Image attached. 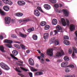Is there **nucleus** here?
<instances>
[{
  "label": "nucleus",
  "instance_id": "obj_1",
  "mask_svg": "<svg viewBox=\"0 0 77 77\" xmlns=\"http://www.w3.org/2000/svg\"><path fill=\"white\" fill-rule=\"evenodd\" d=\"M0 65L1 67L3 68V69L6 70V71H8L10 69L9 67L7 65L3 63H0Z\"/></svg>",
  "mask_w": 77,
  "mask_h": 77
},
{
  "label": "nucleus",
  "instance_id": "obj_2",
  "mask_svg": "<svg viewBox=\"0 0 77 77\" xmlns=\"http://www.w3.org/2000/svg\"><path fill=\"white\" fill-rule=\"evenodd\" d=\"M50 42L52 44V43H53L54 42H55V46H57V45H58L59 43V40L58 39H56L55 40V38H52L50 40Z\"/></svg>",
  "mask_w": 77,
  "mask_h": 77
},
{
  "label": "nucleus",
  "instance_id": "obj_3",
  "mask_svg": "<svg viewBox=\"0 0 77 77\" xmlns=\"http://www.w3.org/2000/svg\"><path fill=\"white\" fill-rule=\"evenodd\" d=\"M53 51L52 49H49L47 50V53L48 56L52 57L53 56Z\"/></svg>",
  "mask_w": 77,
  "mask_h": 77
},
{
  "label": "nucleus",
  "instance_id": "obj_4",
  "mask_svg": "<svg viewBox=\"0 0 77 77\" xmlns=\"http://www.w3.org/2000/svg\"><path fill=\"white\" fill-rule=\"evenodd\" d=\"M11 21V18L6 17L5 18V23L6 24H9Z\"/></svg>",
  "mask_w": 77,
  "mask_h": 77
},
{
  "label": "nucleus",
  "instance_id": "obj_5",
  "mask_svg": "<svg viewBox=\"0 0 77 77\" xmlns=\"http://www.w3.org/2000/svg\"><path fill=\"white\" fill-rule=\"evenodd\" d=\"M73 53L72 55V57L74 58V57H75V53L77 54V48H75V47H73Z\"/></svg>",
  "mask_w": 77,
  "mask_h": 77
},
{
  "label": "nucleus",
  "instance_id": "obj_6",
  "mask_svg": "<svg viewBox=\"0 0 77 77\" xmlns=\"http://www.w3.org/2000/svg\"><path fill=\"white\" fill-rule=\"evenodd\" d=\"M4 3L5 4H7L9 5H12L13 3L12 2L9 0H2Z\"/></svg>",
  "mask_w": 77,
  "mask_h": 77
},
{
  "label": "nucleus",
  "instance_id": "obj_7",
  "mask_svg": "<svg viewBox=\"0 0 77 77\" xmlns=\"http://www.w3.org/2000/svg\"><path fill=\"white\" fill-rule=\"evenodd\" d=\"M17 4L19 6H22L26 5V2L23 1H19L17 2Z\"/></svg>",
  "mask_w": 77,
  "mask_h": 77
},
{
  "label": "nucleus",
  "instance_id": "obj_8",
  "mask_svg": "<svg viewBox=\"0 0 77 77\" xmlns=\"http://www.w3.org/2000/svg\"><path fill=\"white\" fill-rule=\"evenodd\" d=\"M63 54H64L63 51H61L60 52H58L55 56L56 57H59V56L61 57V56L63 55Z\"/></svg>",
  "mask_w": 77,
  "mask_h": 77
},
{
  "label": "nucleus",
  "instance_id": "obj_9",
  "mask_svg": "<svg viewBox=\"0 0 77 77\" xmlns=\"http://www.w3.org/2000/svg\"><path fill=\"white\" fill-rule=\"evenodd\" d=\"M34 13L35 15L36 16V17H39L40 15V13H39V12L38 10L36 9L34 10Z\"/></svg>",
  "mask_w": 77,
  "mask_h": 77
},
{
  "label": "nucleus",
  "instance_id": "obj_10",
  "mask_svg": "<svg viewBox=\"0 0 77 77\" xmlns=\"http://www.w3.org/2000/svg\"><path fill=\"white\" fill-rule=\"evenodd\" d=\"M29 64L31 66H34V61L31 58H30L29 60Z\"/></svg>",
  "mask_w": 77,
  "mask_h": 77
},
{
  "label": "nucleus",
  "instance_id": "obj_11",
  "mask_svg": "<svg viewBox=\"0 0 77 77\" xmlns=\"http://www.w3.org/2000/svg\"><path fill=\"white\" fill-rule=\"evenodd\" d=\"M44 8H45V9H46V10H49L51 9L50 5L47 4H45L44 5Z\"/></svg>",
  "mask_w": 77,
  "mask_h": 77
},
{
  "label": "nucleus",
  "instance_id": "obj_12",
  "mask_svg": "<svg viewBox=\"0 0 77 77\" xmlns=\"http://www.w3.org/2000/svg\"><path fill=\"white\" fill-rule=\"evenodd\" d=\"M56 29L59 32H62V28L59 25L57 26Z\"/></svg>",
  "mask_w": 77,
  "mask_h": 77
},
{
  "label": "nucleus",
  "instance_id": "obj_13",
  "mask_svg": "<svg viewBox=\"0 0 77 77\" xmlns=\"http://www.w3.org/2000/svg\"><path fill=\"white\" fill-rule=\"evenodd\" d=\"M49 37V33H45L43 35V38L45 39H47Z\"/></svg>",
  "mask_w": 77,
  "mask_h": 77
},
{
  "label": "nucleus",
  "instance_id": "obj_14",
  "mask_svg": "<svg viewBox=\"0 0 77 77\" xmlns=\"http://www.w3.org/2000/svg\"><path fill=\"white\" fill-rule=\"evenodd\" d=\"M70 31L72 32V31H74L75 30V26L73 24H71L70 26Z\"/></svg>",
  "mask_w": 77,
  "mask_h": 77
},
{
  "label": "nucleus",
  "instance_id": "obj_15",
  "mask_svg": "<svg viewBox=\"0 0 77 77\" xmlns=\"http://www.w3.org/2000/svg\"><path fill=\"white\" fill-rule=\"evenodd\" d=\"M61 21L62 23V24L63 26H65L66 25V23L65 19L63 18L61 19Z\"/></svg>",
  "mask_w": 77,
  "mask_h": 77
},
{
  "label": "nucleus",
  "instance_id": "obj_16",
  "mask_svg": "<svg viewBox=\"0 0 77 77\" xmlns=\"http://www.w3.org/2000/svg\"><path fill=\"white\" fill-rule=\"evenodd\" d=\"M12 53L13 56H16L18 54V52L16 50H14L12 52Z\"/></svg>",
  "mask_w": 77,
  "mask_h": 77
},
{
  "label": "nucleus",
  "instance_id": "obj_17",
  "mask_svg": "<svg viewBox=\"0 0 77 77\" xmlns=\"http://www.w3.org/2000/svg\"><path fill=\"white\" fill-rule=\"evenodd\" d=\"M67 65H68V63L66 62H63L61 63V67L63 68V67H65L66 66H67Z\"/></svg>",
  "mask_w": 77,
  "mask_h": 77
},
{
  "label": "nucleus",
  "instance_id": "obj_18",
  "mask_svg": "<svg viewBox=\"0 0 77 77\" xmlns=\"http://www.w3.org/2000/svg\"><path fill=\"white\" fill-rule=\"evenodd\" d=\"M63 11L65 17H68V12L67 10L63 9Z\"/></svg>",
  "mask_w": 77,
  "mask_h": 77
},
{
  "label": "nucleus",
  "instance_id": "obj_19",
  "mask_svg": "<svg viewBox=\"0 0 77 77\" xmlns=\"http://www.w3.org/2000/svg\"><path fill=\"white\" fill-rule=\"evenodd\" d=\"M15 15L17 17H22L23 15V14L20 12L17 13H15Z\"/></svg>",
  "mask_w": 77,
  "mask_h": 77
},
{
  "label": "nucleus",
  "instance_id": "obj_20",
  "mask_svg": "<svg viewBox=\"0 0 77 77\" xmlns=\"http://www.w3.org/2000/svg\"><path fill=\"white\" fill-rule=\"evenodd\" d=\"M52 24L53 25H56L57 24V20L56 19H53L52 21Z\"/></svg>",
  "mask_w": 77,
  "mask_h": 77
},
{
  "label": "nucleus",
  "instance_id": "obj_21",
  "mask_svg": "<svg viewBox=\"0 0 77 77\" xmlns=\"http://www.w3.org/2000/svg\"><path fill=\"white\" fill-rule=\"evenodd\" d=\"M42 74H43V72H38L35 73V75H41Z\"/></svg>",
  "mask_w": 77,
  "mask_h": 77
},
{
  "label": "nucleus",
  "instance_id": "obj_22",
  "mask_svg": "<svg viewBox=\"0 0 77 77\" xmlns=\"http://www.w3.org/2000/svg\"><path fill=\"white\" fill-rule=\"evenodd\" d=\"M13 42L11 40H8L7 39H5L4 41V43H8L9 44H12V43Z\"/></svg>",
  "mask_w": 77,
  "mask_h": 77
},
{
  "label": "nucleus",
  "instance_id": "obj_23",
  "mask_svg": "<svg viewBox=\"0 0 77 77\" xmlns=\"http://www.w3.org/2000/svg\"><path fill=\"white\" fill-rule=\"evenodd\" d=\"M64 43L65 44V45H69V41H68L67 40H65L64 41Z\"/></svg>",
  "mask_w": 77,
  "mask_h": 77
},
{
  "label": "nucleus",
  "instance_id": "obj_24",
  "mask_svg": "<svg viewBox=\"0 0 77 77\" xmlns=\"http://www.w3.org/2000/svg\"><path fill=\"white\" fill-rule=\"evenodd\" d=\"M0 50H1L2 53L6 52V51L4 50V48L3 46H0Z\"/></svg>",
  "mask_w": 77,
  "mask_h": 77
},
{
  "label": "nucleus",
  "instance_id": "obj_25",
  "mask_svg": "<svg viewBox=\"0 0 77 77\" xmlns=\"http://www.w3.org/2000/svg\"><path fill=\"white\" fill-rule=\"evenodd\" d=\"M4 10L5 11H8L9 10V8L8 6H5L3 7Z\"/></svg>",
  "mask_w": 77,
  "mask_h": 77
},
{
  "label": "nucleus",
  "instance_id": "obj_26",
  "mask_svg": "<svg viewBox=\"0 0 77 77\" xmlns=\"http://www.w3.org/2000/svg\"><path fill=\"white\" fill-rule=\"evenodd\" d=\"M32 38L34 40H37L38 36L36 34H34L32 35Z\"/></svg>",
  "mask_w": 77,
  "mask_h": 77
},
{
  "label": "nucleus",
  "instance_id": "obj_27",
  "mask_svg": "<svg viewBox=\"0 0 77 77\" xmlns=\"http://www.w3.org/2000/svg\"><path fill=\"white\" fill-rule=\"evenodd\" d=\"M30 69L31 71L33 72H36L38 71L37 69H36L34 68L33 67H31L30 68Z\"/></svg>",
  "mask_w": 77,
  "mask_h": 77
},
{
  "label": "nucleus",
  "instance_id": "obj_28",
  "mask_svg": "<svg viewBox=\"0 0 77 77\" xmlns=\"http://www.w3.org/2000/svg\"><path fill=\"white\" fill-rule=\"evenodd\" d=\"M46 24V22H42L40 23V25L42 26H45Z\"/></svg>",
  "mask_w": 77,
  "mask_h": 77
},
{
  "label": "nucleus",
  "instance_id": "obj_29",
  "mask_svg": "<svg viewBox=\"0 0 77 77\" xmlns=\"http://www.w3.org/2000/svg\"><path fill=\"white\" fill-rule=\"evenodd\" d=\"M64 59L65 61H69V57L66 56L64 57Z\"/></svg>",
  "mask_w": 77,
  "mask_h": 77
},
{
  "label": "nucleus",
  "instance_id": "obj_30",
  "mask_svg": "<svg viewBox=\"0 0 77 77\" xmlns=\"http://www.w3.org/2000/svg\"><path fill=\"white\" fill-rule=\"evenodd\" d=\"M0 13L2 15H6V13H5L4 11H2L0 8Z\"/></svg>",
  "mask_w": 77,
  "mask_h": 77
},
{
  "label": "nucleus",
  "instance_id": "obj_31",
  "mask_svg": "<svg viewBox=\"0 0 77 77\" xmlns=\"http://www.w3.org/2000/svg\"><path fill=\"white\" fill-rule=\"evenodd\" d=\"M5 45L6 47L9 48H12V45L11 44H5Z\"/></svg>",
  "mask_w": 77,
  "mask_h": 77
},
{
  "label": "nucleus",
  "instance_id": "obj_32",
  "mask_svg": "<svg viewBox=\"0 0 77 77\" xmlns=\"http://www.w3.org/2000/svg\"><path fill=\"white\" fill-rule=\"evenodd\" d=\"M34 30V28L32 27L31 28L28 29L27 31L28 32H32Z\"/></svg>",
  "mask_w": 77,
  "mask_h": 77
},
{
  "label": "nucleus",
  "instance_id": "obj_33",
  "mask_svg": "<svg viewBox=\"0 0 77 77\" xmlns=\"http://www.w3.org/2000/svg\"><path fill=\"white\" fill-rule=\"evenodd\" d=\"M10 56H11V57H12V58L14 59H15L16 60H18V59L16 57H15V56L13 55L12 54H11Z\"/></svg>",
  "mask_w": 77,
  "mask_h": 77
},
{
  "label": "nucleus",
  "instance_id": "obj_34",
  "mask_svg": "<svg viewBox=\"0 0 77 77\" xmlns=\"http://www.w3.org/2000/svg\"><path fill=\"white\" fill-rule=\"evenodd\" d=\"M20 47L22 48L23 49V50H25L26 49V46H24V45H23V44H20Z\"/></svg>",
  "mask_w": 77,
  "mask_h": 77
},
{
  "label": "nucleus",
  "instance_id": "obj_35",
  "mask_svg": "<svg viewBox=\"0 0 77 77\" xmlns=\"http://www.w3.org/2000/svg\"><path fill=\"white\" fill-rule=\"evenodd\" d=\"M20 35L22 37V38H26V36H27V35L26 34H23L22 33L20 34Z\"/></svg>",
  "mask_w": 77,
  "mask_h": 77
},
{
  "label": "nucleus",
  "instance_id": "obj_36",
  "mask_svg": "<svg viewBox=\"0 0 77 77\" xmlns=\"http://www.w3.org/2000/svg\"><path fill=\"white\" fill-rule=\"evenodd\" d=\"M14 47H15L17 48H18V49H20V45H18L15 44Z\"/></svg>",
  "mask_w": 77,
  "mask_h": 77
},
{
  "label": "nucleus",
  "instance_id": "obj_37",
  "mask_svg": "<svg viewBox=\"0 0 77 77\" xmlns=\"http://www.w3.org/2000/svg\"><path fill=\"white\" fill-rule=\"evenodd\" d=\"M49 28H50V26H49V25H46L45 27V30H48Z\"/></svg>",
  "mask_w": 77,
  "mask_h": 77
},
{
  "label": "nucleus",
  "instance_id": "obj_38",
  "mask_svg": "<svg viewBox=\"0 0 77 77\" xmlns=\"http://www.w3.org/2000/svg\"><path fill=\"white\" fill-rule=\"evenodd\" d=\"M65 77H75V75H66L65 76Z\"/></svg>",
  "mask_w": 77,
  "mask_h": 77
},
{
  "label": "nucleus",
  "instance_id": "obj_39",
  "mask_svg": "<svg viewBox=\"0 0 77 77\" xmlns=\"http://www.w3.org/2000/svg\"><path fill=\"white\" fill-rule=\"evenodd\" d=\"M20 68L22 69V70H23V71H26V72L28 71V69H27L23 67H21Z\"/></svg>",
  "mask_w": 77,
  "mask_h": 77
},
{
  "label": "nucleus",
  "instance_id": "obj_40",
  "mask_svg": "<svg viewBox=\"0 0 77 77\" xmlns=\"http://www.w3.org/2000/svg\"><path fill=\"white\" fill-rule=\"evenodd\" d=\"M15 70L17 71V72H21V71L20 70L19 68H17V67H16L15 69Z\"/></svg>",
  "mask_w": 77,
  "mask_h": 77
},
{
  "label": "nucleus",
  "instance_id": "obj_41",
  "mask_svg": "<svg viewBox=\"0 0 77 77\" xmlns=\"http://www.w3.org/2000/svg\"><path fill=\"white\" fill-rule=\"evenodd\" d=\"M30 21V19H26L22 20H21V21L23 22V21Z\"/></svg>",
  "mask_w": 77,
  "mask_h": 77
},
{
  "label": "nucleus",
  "instance_id": "obj_42",
  "mask_svg": "<svg viewBox=\"0 0 77 77\" xmlns=\"http://www.w3.org/2000/svg\"><path fill=\"white\" fill-rule=\"evenodd\" d=\"M64 39H69V37L68 35H64Z\"/></svg>",
  "mask_w": 77,
  "mask_h": 77
},
{
  "label": "nucleus",
  "instance_id": "obj_43",
  "mask_svg": "<svg viewBox=\"0 0 77 77\" xmlns=\"http://www.w3.org/2000/svg\"><path fill=\"white\" fill-rule=\"evenodd\" d=\"M55 11L56 12H58V13H61V11L60 10L56 9L55 10Z\"/></svg>",
  "mask_w": 77,
  "mask_h": 77
},
{
  "label": "nucleus",
  "instance_id": "obj_44",
  "mask_svg": "<svg viewBox=\"0 0 77 77\" xmlns=\"http://www.w3.org/2000/svg\"><path fill=\"white\" fill-rule=\"evenodd\" d=\"M54 6V8H59V5L58 4H55Z\"/></svg>",
  "mask_w": 77,
  "mask_h": 77
},
{
  "label": "nucleus",
  "instance_id": "obj_45",
  "mask_svg": "<svg viewBox=\"0 0 77 77\" xmlns=\"http://www.w3.org/2000/svg\"><path fill=\"white\" fill-rule=\"evenodd\" d=\"M11 36L12 38H17V36L14 34H12L11 35Z\"/></svg>",
  "mask_w": 77,
  "mask_h": 77
},
{
  "label": "nucleus",
  "instance_id": "obj_46",
  "mask_svg": "<svg viewBox=\"0 0 77 77\" xmlns=\"http://www.w3.org/2000/svg\"><path fill=\"white\" fill-rule=\"evenodd\" d=\"M28 74H29L30 77H33V74H32V73L31 72H29L28 73Z\"/></svg>",
  "mask_w": 77,
  "mask_h": 77
},
{
  "label": "nucleus",
  "instance_id": "obj_47",
  "mask_svg": "<svg viewBox=\"0 0 77 77\" xmlns=\"http://www.w3.org/2000/svg\"><path fill=\"white\" fill-rule=\"evenodd\" d=\"M75 34L76 37L75 38V41H77V31L75 32Z\"/></svg>",
  "mask_w": 77,
  "mask_h": 77
},
{
  "label": "nucleus",
  "instance_id": "obj_48",
  "mask_svg": "<svg viewBox=\"0 0 77 77\" xmlns=\"http://www.w3.org/2000/svg\"><path fill=\"white\" fill-rule=\"evenodd\" d=\"M40 62L41 63H44V60L43 58L41 59V60L40 61Z\"/></svg>",
  "mask_w": 77,
  "mask_h": 77
},
{
  "label": "nucleus",
  "instance_id": "obj_49",
  "mask_svg": "<svg viewBox=\"0 0 77 77\" xmlns=\"http://www.w3.org/2000/svg\"><path fill=\"white\" fill-rule=\"evenodd\" d=\"M57 62L58 63H60V62H62V60L60 59H59L57 60Z\"/></svg>",
  "mask_w": 77,
  "mask_h": 77
},
{
  "label": "nucleus",
  "instance_id": "obj_50",
  "mask_svg": "<svg viewBox=\"0 0 77 77\" xmlns=\"http://www.w3.org/2000/svg\"><path fill=\"white\" fill-rule=\"evenodd\" d=\"M65 71L66 72H68L69 71V69L68 68H66V69Z\"/></svg>",
  "mask_w": 77,
  "mask_h": 77
},
{
  "label": "nucleus",
  "instance_id": "obj_51",
  "mask_svg": "<svg viewBox=\"0 0 77 77\" xmlns=\"http://www.w3.org/2000/svg\"><path fill=\"white\" fill-rule=\"evenodd\" d=\"M69 67H70L71 68H73L74 67V66L73 65H71L68 66Z\"/></svg>",
  "mask_w": 77,
  "mask_h": 77
},
{
  "label": "nucleus",
  "instance_id": "obj_52",
  "mask_svg": "<svg viewBox=\"0 0 77 77\" xmlns=\"http://www.w3.org/2000/svg\"><path fill=\"white\" fill-rule=\"evenodd\" d=\"M66 20L68 25H69V21L68 20L66 19Z\"/></svg>",
  "mask_w": 77,
  "mask_h": 77
},
{
  "label": "nucleus",
  "instance_id": "obj_53",
  "mask_svg": "<svg viewBox=\"0 0 77 77\" xmlns=\"http://www.w3.org/2000/svg\"><path fill=\"white\" fill-rule=\"evenodd\" d=\"M69 54H71L72 53V50L71 49H69Z\"/></svg>",
  "mask_w": 77,
  "mask_h": 77
},
{
  "label": "nucleus",
  "instance_id": "obj_54",
  "mask_svg": "<svg viewBox=\"0 0 77 77\" xmlns=\"http://www.w3.org/2000/svg\"><path fill=\"white\" fill-rule=\"evenodd\" d=\"M51 3H56V0H53Z\"/></svg>",
  "mask_w": 77,
  "mask_h": 77
},
{
  "label": "nucleus",
  "instance_id": "obj_55",
  "mask_svg": "<svg viewBox=\"0 0 77 77\" xmlns=\"http://www.w3.org/2000/svg\"><path fill=\"white\" fill-rule=\"evenodd\" d=\"M41 56L40 57H44V55L42 53L41 54Z\"/></svg>",
  "mask_w": 77,
  "mask_h": 77
},
{
  "label": "nucleus",
  "instance_id": "obj_56",
  "mask_svg": "<svg viewBox=\"0 0 77 77\" xmlns=\"http://www.w3.org/2000/svg\"><path fill=\"white\" fill-rule=\"evenodd\" d=\"M37 9H38V10H39V11H40L41 9V7H37Z\"/></svg>",
  "mask_w": 77,
  "mask_h": 77
},
{
  "label": "nucleus",
  "instance_id": "obj_57",
  "mask_svg": "<svg viewBox=\"0 0 77 77\" xmlns=\"http://www.w3.org/2000/svg\"><path fill=\"white\" fill-rule=\"evenodd\" d=\"M3 37L2 35L0 36V39H3Z\"/></svg>",
  "mask_w": 77,
  "mask_h": 77
},
{
  "label": "nucleus",
  "instance_id": "obj_58",
  "mask_svg": "<svg viewBox=\"0 0 77 77\" xmlns=\"http://www.w3.org/2000/svg\"><path fill=\"white\" fill-rule=\"evenodd\" d=\"M26 53L29 54V53H30V51L29 50H27V51H26Z\"/></svg>",
  "mask_w": 77,
  "mask_h": 77
},
{
  "label": "nucleus",
  "instance_id": "obj_59",
  "mask_svg": "<svg viewBox=\"0 0 77 77\" xmlns=\"http://www.w3.org/2000/svg\"><path fill=\"white\" fill-rule=\"evenodd\" d=\"M37 51H38V53H39V54L41 53V51H39V50H37Z\"/></svg>",
  "mask_w": 77,
  "mask_h": 77
},
{
  "label": "nucleus",
  "instance_id": "obj_60",
  "mask_svg": "<svg viewBox=\"0 0 77 77\" xmlns=\"http://www.w3.org/2000/svg\"><path fill=\"white\" fill-rule=\"evenodd\" d=\"M46 60L47 62H50V60L48 58L46 59Z\"/></svg>",
  "mask_w": 77,
  "mask_h": 77
},
{
  "label": "nucleus",
  "instance_id": "obj_61",
  "mask_svg": "<svg viewBox=\"0 0 77 77\" xmlns=\"http://www.w3.org/2000/svg\"><path fill=\"white\" fill-rule=\"evenodd\" d=\"M57 31H58L57 30H54V32H55L56 34H57Z\"/></svg>",
  "mask_w": 77,
  "mask_h": 77
},
{
  "label": "nucleus",
  "instance_id": "obj_62",
  "mask_svg": "<svg viewBox=\"0 0 77 77\" xmlns=\"http://www.w3.org/2000/svg\"><path fill=\"white\" fill-rule=\"evenodd\" d=\"M2 6V2L0 1V6Z\"/></svg>",
  "mask_w": 77,
  "mask_h": 77
},
{
  "label": "nucleus",
  "instance_id": "obj_63",
  "mask_svg": "<svg viewBox=\"0 0 77 77\" xmlns=\"http://www.w3.org/2000/svg\"><path fill=\"white\" fill-rule=\"evenodd\" d=\"M41 57L38 56V59L39 60H40V59H41Z\"/></svg>",
  "mask_w": 77,
  "mask_h": 77
},
{
  "label": "nucleus",
  "instance_id": "obj_64",
  "mask_svg": "<svg viewBox=\"0 0 77 77\" xmlns=\"http://www.w3.org/2000/svg\"><path fill=\"white\" fill-rule=\"evenodd\" d=\"M2 74V70L0 69V75H1Z\"/></svg>",
  "mask_w": 77,
  "mask_h": 77
}]
</instances>
